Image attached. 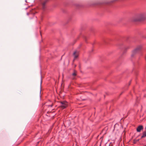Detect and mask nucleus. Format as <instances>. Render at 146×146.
<instances>
[{"instance_id":"1","label":"nucleus","mask_w":146,"mask_h":146,"mask_svg":"<svg viewBox=\"0 0 146 146\" xmlns=\"http://www.w3.org/2000/svg\"><path fill=\"white\" fill-rule=\"evenodd\" d=\"M145 18L144 13L140 14L137 16L133 21H139L143 20Z\"/></svg>"},{"instance_id":"2","label":"nucleus","mask_w":146,"mask_h":146,"mask_svg":"<svg viewBox=\"0 0 146 146\" xmlns=\"http://www.w3.org/2000/svg\"><path fill=\"white\" fill-rule=\"evenodd\" d=\"M61 104L60 107L62 109L66 108L68 106V103L66 101H63L60 102Z\"/></svg>"},{"instance_id":"3","label":"nucleus","mask_w":146,"mask_h":146,"mask_svg":"<svg viewBox=\"0 0 146 146\" xmlns=\"http://www.w3.org/2000/svg\"><path fill=\"white\" fill-rule=\"evenodd\" d=\"M142 46H138L136 48L132 51V54L131 56H133V54L136 53L137 52H139L141 49Z\"/></svg>"},{"instance_id":"4","label":"nucleus","mask_w":146,"mask_h":146,"mask_svg":"<svg viewBox=\"0 0 146 146\" xmlns=\"http://www.w3.org/2000/svg\"><path fill=\"white\" fill-rule=\"evenodd\" d=\"M143 129V126L142 125L139 126L137 128V132H140L141 130Z\"/></svg>"},{"instance_id":"5","label":"nucleus","mask_w":146,"mask_h":146,"mask_svg":"<svg viewBox=\"0 0 146 146\" xmlns=\"http://www.w3.org/2000/svg\"><path fill=\"white\" fill-rule=\"evenodd\" d=\"M79 52L77 51H75L73 54L74 56V57L75 58H76L78 56Z\"/></svg>"},{"instance_id":"6","label":"nucleus","mask_w":146,"mask_h":146,"mask_svg":"<svg viewBox=\"0 0 146 146\" xmlns=\"http://www.w3.org/2000/svg\"><path fill=\"white\" fill-rule=\"evenodd\" d=\"M48 0H45L42 3L43 8L44 9V6L46 3L48 1Z\"/></svg>"},{"instance_id":"7","label":"nucleus","mask_w":146,"mask_h":146,"mask_svg":"<svg viewBox=\"0 0 146 146\" xmlns=\"http://www.w3.org/2000/svg\"><path fill=\"white\" fill-rule=\"evenodd\" d=\"M146 137V131L143 133V135L141 136V138H143Z\"/></svg>"},{"instance_id":"8","label":"nucleus","mask_w":146,"mask_h":146,"mask_svg":"<svg viewBox=\"0 0 146 146\" xmlns=\"http://www.w3.org/2000/svg\"><path fill=\"white\" fill-rule=\"evenodd\" d=\"M76 71L74 70V72L72 74V75L74 76H75L76 75Z\"/></svg>"},{"instance_id":"9","label":"nucleus","mask_w":146,"mask_h":146,"mask_svg":"<svg viewBox=\"0 0 146 146\" xmlns=\"http://www.w3.org/2000/svg\"><path fill=\"white\" fill-rule=\"evenodd\" d=\"M139 141V139L134 140L133 141V143H135L136 142Z\"/></svg>"},{"instance_id":"10","label":"nucleus","mask_w":146,"mask_h":146,"mask_svg":"<svg viewBox=\"0 0 146 146\" xmlns=\"http://www.w3.org/2000/svg\"><path fill=\"white\" fill-rule=\"evenodd\" d=\"M27 14L28 15V13H27Z\"/></svg>"}]
</instances>
